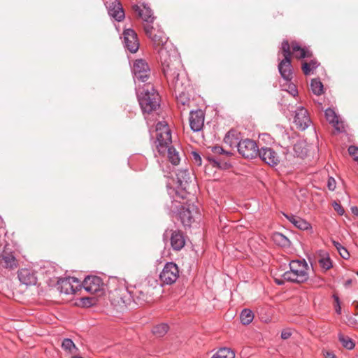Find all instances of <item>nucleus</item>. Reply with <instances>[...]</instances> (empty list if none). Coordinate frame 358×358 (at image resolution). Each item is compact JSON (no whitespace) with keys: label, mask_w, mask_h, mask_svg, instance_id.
Masks as SVG:
<instances>
[{"label":"nucleus","mask_w":358,"mask_h":358,"mask_svg":"<svg viewBox=\"0 0 358 358\" xmlns=\"http://www.w3.org/2000/svg\"><path fill=\"white\" fill-rule=\"evenodd\" d=\"M357 275H358V272H357Z\"/></svg>","instance_id":"680f3d73"},{"label":"nucleus","mask_w":358,"mask_h":358,"mask_svg":"<svg viewBox=\"0 0 358 358\" xmlns=\"http://www.w3.org/2000/svg\"><path fill=\"white\" fill-rule=\"evenodd\" d=\"M208 159L209 162H213L214 166H217V167L222 168V169H225L227 167L230 166V164H229L227 163H224L222 165L217 159H214L212 157H208Z\"/></svg>","instance_id":"a19ab883"},{"label":"nucleus","mask_w":358,"mask_h":358,"mask_svg":"<svg viewBox=\"0 0 358 358\" xmlns=\"http://www.w3.org/2000/svg\"><path fill=\"white\" fill-rule=\"evenodd\" d=\"M108 15L120 22L124 18V12L120 1L115 0L108 7Z\"/></svg>","instance_id":"5701e85b"},{"label":"nucleus","mask_w":358,"mask_h":358,"mask_svg":"<svg viewBox=\"0 0 358 358\" xmlns=\"http://www.w3.org/2000/svg\"><path fill=\"white\" fill-rule=\"evenodd\" d=\"M257 156H259L263 162L271 166H277L280 161V157L278 153L269 147H262L259 148Z\"/></svg>","instance_id":"ddd939ff"},{"label":"nucleus","mask_w":358,"mask_h":358,"mask_svg":"<svg viewBox=\"0 0 358 358\" xmlns=\"http://www.w3.org/2000/svg\"><path fill=\"white\" fill-rule=\"evenodd\" d=\"M156 140L155 145L160 155H165L166 150L172 145L171 132L165 122H159L156 125Z\"/></svg>","instance_id":"20e7f679"},{"label":"nucleus","mask_w":358,"mask_h":358,"mask_svg":"<svg viewBox=\"0 0 358 358\" xmlns=\"http://www.w3.org/2000/svg\"><path fill=\"white\" fill-rule=\"evenodd\" d=\"M240 318L243 324L248 325L253 320L254 313L249 309H244L241 313Z\"/></svg>","instance_id":"7c9ffc66"},{"label":"nucleus","mask_w":358,"mask_h":358,"mask_svg":"<svg viewBox=\"0 0 358 358\" xmlns=\"http://www.w3.org/2000/svg\"><path fill=\"white\" fill-rule=\"evenodd\" d=\"M62 348L69 352H71L73 349H77L73 341L70 338H64L62 343Z\"/></svg>","instance_id":"e433bc0d"},{"label":"nucleus","mask_w":358,"mask_h":358,"mask_svg":"<svg viewBox=\"0 0 358 358\" xmlns=\"http://www.w3.org/2000/svg\"><path fill=\"white\" fill-rule=\"evenodd\" d=\"M132 72L135 83H147L150 76V69L148 63L143 59L134 61Z\"/></svg>","instance_id":"0eeeda50"},{"label":"nucleus","mask_w":358,"mask_h":358,"mask_svg":"<svg viewBox=\"0 0 358 358\" xmlns=\"http://www.w3.org/2000/svg\"><path fill=\"white\" fill-rule=\"evenodd\" d=\"M211 151L214 154H225L227 155H230L231 153L230 152L224 151V149L220 146H213L211 148Z\"/></svg>","instance_id":"79ce46f5"},{"label":"nucleus","mask_w":358,"mask_h":358,"mask_svg":"<svg viewBox=\"0 0 358 358\" xmlns=\"http://www.w3.org/2000/svg\"><path fill=\"white\" fill-rule=\"evenodd\" d=\"M204 124V113L202 110H192L189 114V125L194 131H199Z\"/></svg>","instance_id":"6ab92c4d"},{"label":"nucleus","mask_w":358,"mask_h":358,"mask_svg":"<svg viewBox=\"0 0 358 358\" xmlns=\"http://www.w3.org/2000/svg\"><path fill=\"white\" fill-rule=\"evenodd\" d=\"M224 141L225 143L229 145L230 147H237V144H238V138H235L234 137V135L231 132V131H229L224 138Z\"/></svg>","instance_id":"c9c22d12"},{"label":"nucleus","mask_w":358,"mask_h":358,"mask_svg":"<svg viewBox=\"0 0 358 358\" xmlns=\"http://www.w3.org/2000/svg\"><path fill=\"white\" fill-rule=\"evenodd\" d=\"M144 30L147 36L152 41L154 48L159 55L160 50L171 48H169L167 43L168 38L160 29L154 27L152 24H145Z\"/></svg>","instance_id":"423d86ee"},{"label":"nucleus","mask_w":358,"mask_h":358,"mask_svg":"<svg viewBox=\"0 0 358 358\" xmlns=\"http://www.w3.org/2000/svg\"><path fill=\"white\" fill-rule=\"evenodd\" d=\"M124 47L131 53H135L139 48V41L136 33L131 29H127L123 32Z\"/></svg>","instance_id":"2eb2a0df"},{"label":"nucleus","mask_w":358,"mask_h":358,"mask_svg":"<svg viewBox=\"0 0 358 358\" xmlns=\"http://www.w3.org/2000/svg\"><path fill=\"white\" fill-rule=\"evenodd\" d=\"M299 147V144H295L294 145V149L295 150L296 152H298V148Z\"/></svg>","instance_id":"13d9d810"},{"label":"nucleus","mask_w":358,"mask_h":358,"mask_svg":"<svg viewBox=\"0 0 358 358\" xmlns=\"http://www.w3.org/2000/svg\"><path fill=\"white\" fill-rule=\"evenodd\" d=\"M192 160L194 164L196 166H201L202 163V159L200 155L195 151L192 152Z\"/></svg>","instance_id":"58836bf2"},{"label":"nucleus","mask_w":358,"mask_h":358,"mask_svg":"<svg viewBox=\"0 0 358 358\" xmlns=\"http://www.w3.org/2000/svg\"><path fill=\"white\" fill-rule=\"evenodd\" d=\"M349 154L353 157L354 159L358 162V148L354 145H350L348 148Z\"/></svg>","instance_id":"ea45409f"},{"label":"nucleus","mask_w":358,"mask_h":358,"mask_svg":"<svg viewBox=\"0 0 358 358\" xmlns=\"http://www.w3.org/2000/svg\"><path fill=\"white\" fill-rule=\"evenodd\" d=\"M308 269L304 259L292 260L289 263V271L285 272L282 277L287 282L303 283L308 279Z\"/></svg>","instance_id":"7ed1b4c3"},{"label":"nucleus","mask_w":358,"mask_h":358,"mask_svg":"<svg viewBox=\"0 0 358 358\" xmlns=\"http://www.w3.org/2000/svg\"><path fill=\"white\" fill-rule=\"evenodd\" d=\"M306 155V152H303V151L301 152V153L299 154V155L302 157H303V155Z\"/></svg>","instance_id":"bf43d9fd"},{"label":"nucleus","mask_w":358,"mask_h":358,"mask_svg":"<svg viewBox=\"0 0 358 358\" xmlns=\"http://www.w3.org/2000/svg\"><path fill=\"white\" fill-rule=\"evenodd\" d=\"M291 335H292V334L290 331L285 330V331H282L281 333V338L282 339H287L291 336Z\"/></svg>","instance_id":"de8ad7c7"},{"label":"nucleus","mask_w":358,"mask_h":358,"mask_svg":"<svg viewBox=\"0 0 358 358\" xmlns=\"http://www.w3.org/2000/svg\"><path fill=\"white\" fill-rule=\"evenodd\" d=\"M159 58L164 74L169 86L180 87L179 85L184 83L185 78H180L179 71L181 68V62L175 50L172 48L162 49L159 50Z\"/></svg>","instance_id":"f257e3e1"},{"label":"nucleus","mask_w":358,"mask_h":358,"mask_svg":"<svg viewBox=\"0 0 358 358\" xmlns=\"http://www.w3.org/2000/svg\"><path fill=\"white\" fill-rule=\"evenodd\" d=\"M338 338L339 341L341 343L342 345L345 348L348 350H352L355 348V344L352 340V338H350L349 336H344L343 334L340 333L338 335Z\"/></svg>","instance_id":"2f4dec72"},{"label":"nucleus","mask_w":358,"mask_h":358,"mask_svg":"<svg viewBox=\"0 0 358 358\" xmlns=\"http://www.w3.org/2000/svg\"><path fill=\"white\" fill-rule=\"evenodd\" d=\"M334 210L341 215H343L344 214V209L343 208V207L338 204V203H336V201H334L332 204Z\"/></svg>","instance_id":"c03bdc74"},{"label":"nucleus","mask_w":358,"mask_h":358,"mask_svg":"<svg viewBox=\"0 0 358 358\" xmlns=\"http://www.w3.org/2000/svg\"><path fill=\"white\" fill-rule=\"evenodd\" d=\"M234 352L229 348H223L220 349L212 358H234Z\"/></svg>","instance_id":"473e14b6"},{"label":"nucleus","mask_w":358,"mask_h":358,"mask_svg":"<svg viewBox=\"0 0 358 358\" xmlns=\"http://www.w3.org/2000/svg\"><path fill=\"white\" fill-rule=\"evenodd\" d=\"M71 358H83L80 356H73Z\"/></svg>","instance_id":"052dcab7"},{"label":"nucleus","mask_w":358,"mask_h":358,"mask_svg":"<svg viewBox=\"0 0 358 358\" xmlns=\"http://www.w3.org/2000/svg\"><path fill=\"white\" fill-rule=\"evenodd\" d=\"M333 299H334L335 305H340L341 304L340 299H339V297H338V295L334 294L333 295Z\"/></svg>","instance_id":"603ef678"},{"label":"nucleus","mask_w":358,"mask_h":358,"mask_svg":"<svg viewBox=\"0 0 358 358\" xmlns=\"http://www.w3.org/2000/svg\"><path fill=\"white\" fill-rule=\"evenodd\" d=\"M340 255L345 259H348L350 257V254L345 248H342L338 251Z\"/></svg>","instance_id":"a18cd8bd"},{"label":"nucleus","mask_w":358,"mask_h":358,"mask_svg":"<svg viewBox=\"0 0 358 358\" xmlns=\"http://www.w3.org/2000/svg\"><path fill=\"white\" fill-rule=\"evenodd\" d=\"M17 276L19 280L27 285H34L36 284L37 278L36 276V273L31 269L29 268H22L20 269L17 272Z\"/></svg>","instance_id":"4be33fe9"},{"label":"nucleus","mask_w":358,"mask_h":358,"mask_svg":"<svg viewBox=\"0 0 358 358\" xmlns=\"http://www.w3.org/2000/svg\"><path fill=\"white\" fill-rule=\"evenodd\" d=\"M177 177V182H178V188L180 189L181 192H179L178 190L176 192V195L177 197H180L182 199H185L187 197V189L189 185V182H191V176L189 172L186 169L179 170L176 173Z\"/></svg>","instance_id":"9d476101"},{"label":"nucleus","mask_w":358,"mask_h":358,"mask_svg":"<svg viewBox=\"0 0 358 358\" xmlns=\"http://www.w3.org/2000/svg\"><path fill=\"white\" fill-rule=\"evenodd\" d=\"M169 330V326L166 324H160L153 327L152 333L157 337H162L165 335Z\"/></svg>","instance_id":"f704fd0d"},{"label":"nucleus","mask_w":358,"mask_h":358,"mask_svg":"<svg viewBox=\"0 0 358 358\" xmlns=\"http://www.w3.org/2000/svg\"><path fill=\"white\" fill-rule=\"evenodd\" d=\"M179 86L180 87H178L177 86H174L173 88L176 93L178 108L181 110H185L189 106L190 99L185 92V83L180 84Z\"/></svg>","instance_id":"a211bd4d"},{"label":"nucleus","mask_w":358,"mask_h":358,"mask_svg":"<svg viewBox=\"0 0 358 358\" xmlns=\"http://www.w3.org/2000/svg\"><path fill=\"white\" fill-rule=\"evenodd\" d=\"M296 127L301 130H305L310 124L308 111L303 107H299L295 111L294 120Z\"/></svg>","instance_id":"f3484780"},{"label":"nucleus","mask_w":358,"mask_h":358,"mask_svg":"<svg viewBox=\"0 0 358 358\" xmlns=\"http://www.w3.org/2000/svg\"><path fill=\"white\" fill-rule=\"evenodd\" d=\"M325 117L327 120L333 125L336 130L340 132L344 130L343 122L339 121L338 116L333 109L330 108L326 109Z\"/></svg>","instance_id":"393cba45"},{"label":"nucleus","mask_w":358,"mask_h":358,"mask_svg":"<svg viewBox=\"0 0 358 358\" xmlns=\"http://www.w3.org/2000/svg\"><path fill=\"white\" fill-rule=\"evenodd\" d=\"M352 280L351 279H348V280H347L345 282V283H344V286H345V287H349V286L352 284Z\"/></svg>","instance_id":"6e6d98bb"},{"label":"nucleus","mask_w":358,"mask_h":358,"mask_svg":"<svg viewBox=\"0 0 358 358\" xmlns=\"http://www.w3.org/2000/svg\"><path fill=\"white\" fill-rule=\"evenodd\" d=\"M318 255V263L320 267L325 271L330 269L333 265L328 253L323 250H320Z\"/></svg>","instance_id":"bb28decb"},{"label":"nucleus","mask_w":358,"mask_h":358,"mask_svg":"<svg viewBox=\"0 0 358 358\" xmlns=\"http://www.w3.org/2000/svg\"><path fill=\"white\" fill-rule=\"evenodd\" d=\"M167 157L169 162L173 165H178L180 161L179 152L171 145L166 150Z\"/></svg>","instance_id":"c85d7f7f"},{"label":"nucleus","mask_w":358,"mask_h":358,"mask_svg":"<svg viewBox=\"0 0 358 358\" xmlns=\"http://www.w3.org/2000/svg\"><path fill=\"white\" fill-rule=\"evenodd\" d=\"M333 244L335 246V248L337 249L338 251L339 250V249H341L342 248H343V246L340 243H338L337 241H334Z\"/></svg>","instance_id":"3c124183"},{"label":"nucleus","mask_w":358,"mask_h":358,"mask_svg":"<svg viewBox=\"0 0 358 358\" xmlns=\"http://www.w3.org/2000/svg\"><path fill=\"white\" fill-rule=\"evenodd\" d=\"M320 64L316 59H312L310 62L302 63V70L306 76L310 75L313 71L319 66Z\"/></svg>","instance_id":"c756f323"},{"label":"nucleus","mask_w":358,"mask_h":358,"mask_svg":"<svg viewBox=\"0 0 358 358\" xmlns=\"http://www.w3.org/2000/svg\"><path fill=\"white\" fill-rule=\"evenodd\" d=\"M133 10L146 22L145 24H151L155 20L153 13L146 4L143 3L141 6L134 5L133 6Z\"/></svg>","instance_id":"412c9836"},{"label":"nucleus","mask_w":358,"mask_h":358,"mask_svg":"<svg viewBox=\"0 0 358 358\" xmlns=\"http://www.w3.org/2000/svg\"><path fill=\"white\" fill-rule=\"evenodd\" d=\"M179 277V268L174 262H167L159 275L160 280L166 285H172Z\"/></svg>","instance_id":"1a4fd4ad"},{"label":"nucleus","mask_w":358,"mask_h":358,"mask_svg":"<svg viewBox=\"0 0 358 358\" xmlns=\"http://www.w3.org/2000/svg\"><path fill=\"white\" fill-rule=\"evenodd\" d=\"M281 50L284 59L278 64V71L284 80L289 81L293 78V68L291 64L290 45L287 40L282 41Z\"/></svg>","instance_id":"39448f33"},{"label":"nucleus","mask_w":358,"mask_h":358,"mask_svg":"<svg viewBox=\"0 0 358 358\" xmlns=\"http://www.w3.org/2000/svg\"><path fill=\"white\" fill-rule=\"evenodd\" d=\"M310 87L312 92L316 95H321L323 93V84L319 78H314L311 80Z\"/></svg>","instance_id":"72a5a7b5"},{"label":"nucleus","mask_w":358,"mask_h":358,"mask_svg":"<svg viewBox=\"0 0 358 358\" xmlns=\"http://www.w3.org/2000/svg\"><path fill=\"white\" fill-rule=\"evenodd\" d=\"M327 187L329 190L334 191L336 189V180L332 177H329L327 182Z\"/></svg>","instance_id":"37998d69"},{"label":"nucleus","mask_w":358,"mask_h":358,"mask_svg":"<svg viewBox=\"0 0 358 358\" xmlns=\"http://www.w3.org/2000/svg\"><path fill=\"white\" fill-rule=\"evenodd\" d=\"M312 53L308 50L307 49L303 48L302 50H300L298 53L296 54L295 57L297 59H303L306 57H311Z\"/></svg>","instance_id":"4c0bfd02"},{"label":"nucleus","mask_w":358,"mask_h":358,"mask_svg":"<svg viewBox=\"0 0 358 358\" xmlns=\"http://www.w3.org/2000/svg\"><path fill=\"white\" fill-rule=\"evenodd\" d=\"M102 285V280L98 276H87L83 281L84 289L91 294L99 292Z\"/></svg>","instance_id":"aec40b11"},{"label":"nucleus","mask_w":358,"mask_h":358,"mask_svg":"<svg viewBox=\"0 0 358 358\" xmlns=\"http://www.w3.org/2000/svg\"><path fill=\"white\" fill-rule=\"evenodd\" d=\"M285 217L291 223H292L296 227H297L299 229L307 230L311 227L310 224L304 219H302L301 217H299L294 215H285Z\"/></svg>","instance_id":"a878e982"},{"label":"nucleus","mask_w":358,"mask_h":358,"mask_svg":"<svg viewBox=\"0 0 358 358\" xmlns=\"http://www.w3.org/2000/svg\"><path fill=\"white\" fill-rule=\"evenodd\" d=\"M271 238L275 245H279L280 247L287 248L290 245L289 240L281 233H273L272 234Z\"/></svg>","instance_id":"cd10ccee"},{"label":"nucleus","mask_w":358,"mask_h":358,"mask_svg":"<svg viewBox=\"0 0 358 358\" xmlns=\"http://www.w3.org/2000/svg\"><path fill=\"white\" fill-rule=\"evenodd\" d=\"M324 355L325 358H336L334 354L330 352H326Z\"/></svg>","instance_id":"8fccbe9b"},{"label":"nucleus","mask_w":358,"mask_h":358,"mask_svg":"<svg viewBox=\"0 0 358 358\" xmlns=\"http://www.w3.org/2000/svg\"><path fill=\"white\" fill-rule=\"evenodd\" d=\"M335 310H336V313L340 315L341 313V304L340 305H335Z\"/></svg>","instance_id":"5fc2aeb1"},{"label":"nucleus","mask_w":358,"mask_h":358,"mask_svg":"<svg viewBox=\"0 0 358 358\" xmlns=\"http://www.w3.org/2000/svg\"><path fill=\"white\" fill-rule=\"evenodd\" d=\"M285 281H286V280L283 278L282 279H278V278L275 279V283L278 285H282Z\"/></svg>","instance_id":"864d4df0"},{"label":"nucleus","mask_w":358,"mask_h":358,"mask_svg":"<svg viewBox=\"0 0 358 358\" xmlns=\"http://www.w3.org/2000/svg\"><path fill=\"white\" fill-rule=\"evenodd\" d=\"M141 108L144 115L151 114L159 107L160 97L159 93L149 83L143 92L138 94Z\"/></svg>","instance_id":"f03ea898"},{"label":"nucleus","mask_w":358,"mask_h":358,"mask_svg":"<svg viewBox=\"0 0 358 358\" xmlns=\"http://www.w3.org/2000/svg\"><path fill=\"white\" fill-rule=\"evenodd\" d=\"M79 281L76 278L68 277L59 279L57 282V289L65 294H72L76 292Z\"/></svg>","instance_id":"4468645a"},{"label":"nucleus","mask_w":358,"mask_h":358,"mask_svg":"<svg viewBox=\"0 0 358 358\" xmlns=\"http://www.w3.org/2000/svg\"><path fill=\"white\" fill-rule=\"evenodd\" d=\"M196 213V206L193 203H187L181 206L178 216L184 227H190L194 220V215Z\"/></svg>","instance_id":"9b49d317"},{"label":"nucleus","mask_w":358,"mask_h":358,"mask_svg":"<svg viewBox=\"0 0 358 358\" xmlns=\"http://www.w3.org/2000/svg\"><path fill=\"white\" fill-rule=\"evenodd\" d=\"M292 48L293 52L296 55L298 53V52L300 51V50H302L303 48L296 43H293L292 45Z\"/></svg>","instance_id":"49530a36"},{"label":"nucleus","mask_w":358,"mask_h":358,"mask_svg":"<svg viewBox=\"0 0 358 358\" xmlns=\"http://www.w3.org/2000/svg\"><path fill=\"white\" fill-rule=\"evenodd\" d=\"M127 294L129 296V299H126V296L122 297V302L128 305L129 304L130 299L136 303L137 305H143L148 301V296L144 291L134 288L133 289H127Z\"/></svg>","instance_id":"dca6fc26"},{"label":"nucleus","mask_w":358,"mask_h":358,"mask_svg":"<svg viewBox=\"0 0 358 358\" xmlns=\"http://www.w3.org/2000/svg\"><path fill=\"white\" fill-rule=\"evenodd\" d=\"M0 264L3 268L9 270H14L19 266L18 260L15 255V252L6 247L0 253Z\"/></svg>","instance_id":"f8f14e48"},{"label":"nucleus","mask_w":358,"mask_h":358,"mask_svg":"<svg viewBox=\"0 0 358 358\" xmlns=\"http://www.w3.org/2000/svg\"><path fill=\"white\" fill-rule=\"evenodd\" d=\"M352 212H353L355 214H356V215H357V214H358V209H357V208H356V207L352 208Z\"/></svg>","instance_id":"4d7b16f0"},{"label":"nucleus","mask_w":358,"mask_h":358,"mask_svg":"<svg viewBox=\"0 0 358 358\" xmlns=\"http://www.w3.org/2000/svg\"><path fill=\"white\" fill-rule=\"evenodd\" d=\"M170 241L172 249L176 251L180 250L185 245V238L183 234L178 230L172 231Z\"/></svg>","instance_id":"b1692460"},{"label":"nucleus","mask_w":358,"mask_h":358,"mask_svg":"<svg viewBox=\"0 0 358 358\" xmlns=\"http://www.w3.org/2000/svg\"><path fill=\"white\" fill-rule=\"evenodd\" d=\"M290 87V94L293 96H296L298 93L297 90L294 85L289 86Z\"/></svg>","instance_id":"09e8293b"},{"label":"nucleus","mask_w":358,"mask_h":358,"mask_svg":"<svg viewBox=\"0 0 358 358\" xmlns=\"http://www.w3.org/2000/svg\"><path fill=\"white\" fill-rule=\"evenodd\" d=\"M238 153L245 159H254L257 157L259 148L253 140L246 138L237 144Z\"/></svg>","instance_id":"6e6552de"}]
</instances>
